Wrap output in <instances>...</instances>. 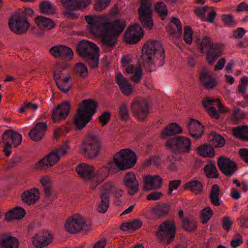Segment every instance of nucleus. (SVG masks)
<instances>
[{
	"instance_id": "obj_64",
	"label": "nucleus",
	"mask_w": 248,
	"mask_h": 248,
	"mask_svg": "<svg viewBox=\"0 0 248 248\" xmlns=\"http://www.w3.org/2000/svg\"><path fill=\"white\" fill-rule=\"evenodd\" d=\"M163 196V193L159 191H155L147 195L146 199L148 201H156L160 199Z\"/></svg>"
},
{
	"instance_id": "obj_24",
	"label": "nucleus",
	"mask_w": 248,
	"mask_h": 248,
	"mask_svg": "<svg viewBox=\"0 0 248 248\" xmlns=\"http://www.w3.org/2000/svg\"><path fill=\"white\" fill-rule=\"evenodd\" d=\"M204 126L198 120L191 119L188 125L190 136L195 139H200L203 135Z\"/></svg>"
},
{
	"instance_id": "obj_14",
	"label": "nucleus",
	"mask_w": 248,
	"mask_h": 248,
	"mask_svg": "<svg viewBox=\"0 0 248 248\" xmlns=\"http://www.w3.org/2000/svg\"><path fill=\"white\" fill-rule=\"evenodd\" d=\"M144 31L141 26L136 23L128 26L123 35V39L128 44H135L143 36Z\"/></svg>"
},
{
	"instance_id": "obj_31",
	"label": "nucleus",
	"mask_w": 248,
	"mask_h": 248,
	"mask_svg": "<svg viewBox=\"0 0 248 248\" xmlns=\"http://www.w3.org/2000/svg\"><path fill=\"white\" fill-rule=\"evenodd\" d=\"M26 214L24 209L20 206H16L7 211L5 214V219L8 221L14 219L20 220L23 218Z\"/></svg>"
},
{
	"instance_id": "obj_30",
	"label": "nucleus",
	"mask_w": 248,
	"mask_h": 248,
	"mask_svg": "<svg viewBox=\"0 0 248 248\" xmlns=\"http://www.w3.org/2000/svg\"><path fill=\"white\" fill-rule=\"evenodd\" d=\"M182 133V129L179 124L176 123H172L167 125L162 131L160 137L165 139L168 137H171Z\"/></svg>"
},
{
	"instance_id": "obj_2",
	"label": "nucleus",
	"mask_w": 248,
	"mask_h": 248,
	"mask_svg": "<svg viewBox=\"0 0 248 248\" xmlns=\"http://www.w3.org/2000/svg\"><path fill=\"white\" fill-rule=\"evenodd\" d=\"M114 162L108 163V166H103L95 172L96 175L93 180V188L94 189L102 181L106 179L109 174L110 169H115L116 166L119 170H124L133 167L137 162L136 154L129 149H122L114 155Z\"/></svg>"
},
{
	"instance_id": "obj_63",
	"label": "nucleus",
	"mask_w": 248,
	"mask_h": 248,
	"mask_svg": "<svg viewBox=\"0 0 248 248\" xmlns=\"http://www.w3.org/2000/svg\"><path fill=\"white\" fill-rule=\"evenodd\" d=\"M234 237H237V239H232L230 243L231 246L232 248H235L241 245L243 242L241 235L238 233L235 234Z\"/></svg>"
},
{
	"instance_id": "obj_20",
	"label": "nucleus",
	"mask_w": 248,
	"mask_h": 248,
	"mask_svg": "<svg viewBox=\"0 0 248 248\" xmlns=\"http://www.w3.org/2000/svg\"><path fill=\"white\" fill-rule=\"evenodd\" d=\"M71 109L70 103L63 102L54 108L52 113V119L54 123H58L61 120H64L69 114Z\"/></svg>"
},
{
	"instance_id": "obj_7",
	"label": "nucleus",
	"mask_w": 248,
	"mask_h": 248,
	"mask_svg": "<svg viewBox=\"0 0 248 248\" xmlns=\"http://www.w3.org/2000/svg\"><path fill=\"white\" fill-rule=\"evenodd\" d=\"M62 6L65 9L62 15L68 19L75 20L78 19L79 13L76 11H82L86 9L91 3V0H60Z\"/></svg>"
},
{
	"instance_id": "obj_42",
	"label": "nucleus",
	"mask_w": 248,
	"mask_h": 248,
	"mask_svg": "<svg viewBox=\"0 0 248 248\" xmlns=\"http://www.w3.org/2000/svg\"><path fill=\"white\" fill-rule=\"evenodd\" d=\"M100 197L101 199V202L98 205V212L105 213L109 207V194L107 192L102 191Z\"/></svg>"
},
{
	"instance_id": "obj_15",
	"label": "nucleus",
	"mask_w": 248,
	"mask_h": 248,
	"mask_svg": "<svg viewBox=\"0 0 248 248\" xmlns=\"http://www.w3.org/2000/svg\"><path fill=\"white\" fill-rule=\"evenodd\" d=\"M217 165L221 172L227 177L231 176L237 170L235 162L223 156L218 158Z\"/></svg>"
},
{
	"instance_id": "obj_50",
	"label": "nucleus",
	"mask_w": 248,
	"mask_h": 248,
	"mask_svg": "<svg viewBox=\"0 0 248 248\" xmlns=\"http://www.w3.org/2000/svg\"><path fill=\"white\" fill-rule=\"evenodd\" d=\"M10 136L11 138L10 140H11L12 141L10 144L13 145L14 147L16 148L21 144L22 138L20 134L13 130Z\"/></svg>"
},
{
	"instance_id": "obj_25",
	"label": "nucleus",
	"mask_w": 248,
	"mask_h": 248,
	"mask_svg": "<svg viewBox=\"0 0 248 248\" xmlns=\"http://www.w3.org/2000/svg\"><path fill=\"white\" fill-rule=\"evenodd\" d=\"M199 79L202 86L206 89H212L217 86V83L215 78L210 75L209 71L206 68H204L201 72Z\"/></svg>"
},
{
	"instance_id": "obj_23",
	"label": "nucleus",
	"mask_w": 248,
	"mask_h": 248,
	"mask_svg": "<svg viewBox=\"0 0 248 248\" xmlns=\"http://www.w3.org/2000/svg\"><path fill=\"white\" fill-rule=\"evenodd\" d=\"M47 125L45 122L37 123L29 133L30 138L35 142L41 140L45 136Z\"/></svg>"
},
{
	"instance_id": "obj_18",
	"label": "nucleus",
	"mask_w": 248,
	"mask_h": 248,
	"mask_svg": "<svg viewBox=\"0 0 248 248\" xmlns=\"http://www.w3.org/2000/svg\"><path fill=\"white\" fill-rule=\"evenodd\" d=\"M49 52L54 58L61 59H67L69 61L73 58L74 52L72 49L67 46L59 45L51 47Z\"/></svg>"
},
{
	"instance_id": "obj_4",
	"label": "nucleus",
	"mask_w": 248,
	"mask_h": 248,
	"mask_svg": "<svg viewBox=\"0 0 248 248\" xmlns=\"http://www.w3.org/2000/svg\"><path fill=\"white\" fill-rule=\"evenodd\" d=\"M98 105L97 102L92 99L83 100L81 102L73 118V124L77 129L82 130L91 121L96 112Z\"/></svg>"
},
{
	"instance_id": "obj_40",
	"label": "nucleus",
	"mask_w": 248,
	"mask_h": 248,
	"mask_svg": "<svg viewBox=\"0 0 248 248\" xmlns=\"http://www.w3.org/2000/svg\"><path fill=\"white\" fill-rule=\"evenodd\" d=\"M71 77L66 76L61 79L55 81L58 89L64 93H67L71 88L72 85L70 82Z\"/></svg>"
},
{
	"instance_id": "obj_51",
	"label": "nucleus",
	"mask_w": 248,
	"mask_h": 248,
	"mask_svg": "<svg viewBox=\"0 0 248 248\" xmlns=\"http://www.w3.org/2000/svg\"><path fill=\"white\" fill-rule=\"evenodd\" d=\"M69 141L66 140L63 144L57 148L55 152L57 155L60 157L61 156H63L67 155L68 152V150L70 148V146L69 145Z\"/></svg>"
},
{
	"instance_id": "obj_21",
	"label": "nucleus",
	"mask_w": 248,
	"mask_h": 248,
	"mask_svg": "<svg viewBox=\"0 0 248 248\" xmlns=\"http://www.w3.org/2000/svg\"><path fill=\"white\" fill-rule=\"evenodd\" d=\"M122 182L129 195H134L139 191V183L133 172L126 173Z\"/></svg>"
},
{
	"instance_id": "obj_33",
	"label": "nucleus",
	"mask_w": 248,
	"mask_h": 248,
	"mask_svg": "<svg viewBox=\"0 0 248 248\" xmlns=\"http://www.w3.org/2000/svg\"><path fill=\"white\" fill-rule=\"evenodd\" d=\"M203 185L201 181L191 180L185 184L184 189L189 190L194 194L197 195L203 192Z\"/></svg>"
},
{
	"instance_id": "obj_44",
	"label": "nucleus",
	"mask_w": 248,
	"mask_h": 248,
	"mask_svg": "<svg viewBox=\"0 0 248 248\" xmlns=\"http://www.w3.org/2000/svg\"><path fill=\"white\" fill-rule=\"evenodd\" d=\"M155 11L158 14L163 20H165L168 16V11L166 5L163 2H158L155 3Z\"/></svg>"
},
{
	"instance_id": "obj_37",
	"label": "nucleus",
	"mask_w": 248,
	"mask_h": 248,
	"mask_svg": "<svg viewBox=\"0 0 248 248\" xmlns=\"http://www.w3.org/2000/svg\"><path fill=\"white\" fill-rule=\"evenodd\" d=\"M40 182L44 188L46 197L47 198L50 197L53 191L52 184L51 179L48 176H44L41 177L40 180Z\"/></svg>"
},
{
	"instance_id": "obj_22",
	"label": "nucleus",
	"mask_w": 248,
	"mask_h": 248,
	"mask_svg": "<svg viewBox=\"0 0 248 248\" xmlns=\"http://www.w3.org/2000/svg\"><path fill=\"white\" fill-rule=\"evenodd\" d=\"M60 157L55 152L49 153L40 160L35 165L34 168L36 170H42L44 167L51 168L57 163L60 160Z\"/></svg>"
},
{
	"instance_id": "obj_62",
	"label": "nucleus",
	"mask_w": 248,
	"mask_h": 248,
	"mask_svg": "<svg viewBox=\"0 0 248 248\" xmlns=\"http://www.w3.org/2000/svg\"><path fill=\"white\" fill-rule=\"evenodd\" d=\"M232 222L231 221L229 217L226 216L222 218V227L226 231H229L232 227Z\"/></svg>"
},
{
	"instance_id": "obj_26",
	"label": "nucleus",
	"mask_w": 248,
	"mask_h": 248,
	"mask_svg": "<svg viewBox=\"0 0 248 248\" xmlns=\"http://www.w3.org/2000/svg\"><path fill=\"white\" fill-rule=\"evenodd\" d=\"M143 190L149 191L160 188L162 185V179L159 175L147 176L144 179Z\"/></svg>"
},
{
	"instance_id": "obj_34",
	"label": "nucleus",
	"mask_w": 248,
	"mask_h": 248,
	"mask_svg": "<svg viewBox=\"0 0 248 248\" xmlns=\"http://www.w3.org/2000/svg\"><path fill=\"white\" fill-rule=\"evenodd\" d=\"M1 248H18L19 247L18 239L13 236H5L0 239Z\"/></svg>"
},
{
	"instance_id": "obj_53",
	"label": "nucleus",
	"mask_w": 248,
	"mask_h": 248,
	"mask_svg": "<svg viewBox=\"0 0 248 248\" xmlns=\"http://www.w3.org/2000/svg\"><path fill=\"white\" fill-rule=\"evenodd\" d=\"M193 31L188 26L184 27V40L187 44H191L192 41Z\"/></svg>"
},
{
	"instance_id": "obj_43",
	"label": "nucleus",
	"mask_w": 248,
	"mask_h": 248,
	"mask_svg": "<svg viewBox=\"0 0 248 248\" xmlns=\"http://www.w3.org/2000/svg\"><path fill=\"white\" fill-rule=\"evenodd\" d=\"M203 171L207 177L209 178H217L219 176L217 170L215 163L208 164L204 166Z\"/></svg>"
},
{
	"instance_id": "obj_39",
	"label": "nucleus",
	"mask_w": 248,
	"mask_h": 248,
	"mask_svg": "<svg viewBox=\"0 0 248 248\" xmlns=\"http://www.w3.org/2000/svg\"><path fill=\"white\" fill-rule=\"evenodd\" d=\"M197 153L204 157H213L215 155V151L213 146L208 144H203L197 148Z\"/></svg>"
},
{
	"instance_id": "obj_19",
	"label": "nucleus",
	"mask_w": 248,
	"mask_h": 248,
	"mask_svg": "<svg viewBox=\"0 0 248 248\" xmlns=\"http://www.w3.org/2000/svg\"><path fill=\"white\" fill-rule=\"evenodd\" d=\"M53 239V236L50 231L43 230L33 236L32 243L36 248H43L50 244Z\"/></svg>"
},
{
	"instance_id": "obj_36",
	"label": "nucleus",
	"mask_w": 248,
	"mask_h": 248,
	"mask_svg": "<svg viewBox=\"0 0 248 248\" xmlns=\"http://www.w3.org/2000/svg\"><path fill=\"white\" fill-rule=\"evenodd\" d=\"M232 135L242 141H248V125L236 126L232 130Z\"/></svg>"
},
{
	"instance_id": "obj_46",
	"label": "nucleus",
	"mask_w": 248,
	"mask_h": 248,
	"mask_svg": "<svg viewBox=\"0 0 248 248\" xmlns=\"http://www.w3.org/2000/svg\"><path fill=\"white\" fill-rule=\"evenodd\" d=\"M182 227L188 232L194 231L197 228L196 221L191 218H185L182 220Z\"/></svg>"
},
{
	"instance_id": "obj_9",
	"label": "nucleus",
	"mask_w": 248,
	"mask_h": 248,
	"mask_svg": "<svg viewBox=\"0 0 248 248\" xmlns=\"http://www.w3.org/2000/svg\"><path fill=\"white\" fill-rule=\"evenodd\" d=\"M176 233V225L173 220H166L158 227L155 235L159 243L169 245L174 239Z\"/></svg>"
},
{
	"instance_id": "obj_56",
	"label": "nucleus",
	"mask_w": 248,
	"mask_h": 248,
	"mask_svg": "<svg viewBox=\"0 0 248 248\" xmlns=\"http://www.w3.org/2000/svg\"><path fill=\"white\" fill-rule=\"evenodd\" d=\"M248 85V78L246 76L242 77L240 79V83L238 86V92L244 95L246 92Z\"/></svg>"
},
{
	"instance_id": "obj_59",
	"label": "nucleus",
	"mask_w": 248,
	"mask_h": 248,
	"mask_svg": "<svg viewBox=\"0 0 248 248\" xmlns=\"http://www.w3.org/2000/svg\"><path fill=\"white\" fill-rule=\"evenodd\" d=\"M65 66H57L53 71V78L54 81L62 78V77L64 75L62 71L65 69Z\"/></svg>"
},
{
	"instance_id": "obj_60",
	"label": "nucleus",
	"mask_w": 248,
	"mask_h": 248,
	"mask_svg": "<svg viewBox=\"0 0 248 248\" xmlns=\"http://www.w3.org/2000/svg\"><path fill=\"white\" fill-rule=\"evenodd\" d=\"M181 181L179 180H172L169 182L168 184V194L170 195L173 190L177 189L180 186Z\"/></svg>"
},
{
	"instance_id": "obj_47",
	"label": "nucleus",
	"mask_w": 248,
	"mask_h": 248,
	"mask_svg": "<svg viewBox=\"0 0 248 248\" xmlns=\"http://www.w3.org/2000/svg\"><path fill=\"white\" fill-rule=\"evenodd\" d=\"M213 211L209 206L202 209L200 213V218L202 224H206L213 216Z\"/></svg>"
},
{
	"instance_id": "obj_27",
	"label": "nucleus",
	"mask_w": 248,
	"mask_h": 248,
	"mask_svg": "<svg viewBox=\"0 0 248 248\" xmlns=\"http://www.w3.org/2000/svg\"><path fill=\"white\" fill-rule=\"evenodd\" d=\"M34 21L37 26L42 31H49L56 27V24L52 19L43 16H37Z\"/></svg>"
},
{
	"instance_id": "obj_11",
	"label": "nucleus",
	"mask_w": 248,
	"mask_h": 248,
	"mask_svg": "<svg viewBox=\"0 0 248 248\" xmlns=\"http://www.w3.org/2000/svg\"><path fill=\"white\" fill-rule=\"evenodd\" d=\"M8 24L10 30L18 35L25 33L30 27L25 13L13 15L9 19Z\"/></svg>"
},
{
	"instance_id": "obj_57",
	"label": "nucleus",
	"mask_w": 248,
	"mask_h": 248,
	"mask_svg": "<svg viewBox=\"0 0 248 248\" xmlns=\"http://www.w3.org/2000/svg\"><path fill=\"white\" fill-rule=\"evenodd\" d=\"M142 71L141 65L140 64L138 67H136L133 76L131 77V79L136 83H138L140 81L142 78Z\"/></svg>"
},
{
	"instance_id": "obj_54",
	"label": "nucleus",
	"mask_w": 248,
	"mask_h": 248,
	"mask_svg": "<svg viewBox=\"0 0 248 248\" xmlns=\"http://www.w3.org/2000/svg\"><path fill=\"white\" fill-rule=\"evenodd\" d=\"M111 0H95L94 9L96 11L105 9L110 3Z\"/></svg>"
},
{
	"instance_id": "obj_3",
	"label": "nucleus",
	"mask_w": 248,
	"mask_h": 248,
	"mask_svg": "<svg viewBox=\"0 0 248 248\" xmlns=\"http://www.w3.org/2000/svg\"><path fill=\"white\" fill-rule=\"evenodd\" d=\"M140 58L145 70L151 73L156 66L165 63L164 50L161 43L156 40H149L143 45Z\"/></svg>"
},
{
	"instance_id": "obj_35",
	"label": "nucleus",
	"mask_w": 248,
	"mask_h": 248,
	"mask_svg": "<svg viewBox=\"0 0 248 248\" xmlns=\"http://www.w3.org/2000/svg\"><path fill=\"white\" fill-rule=\"evenodd\" d=\"M171 205L170 204L161 203L159 204L151 209V212L154 215L158 217H162L167 216L170 210Z\"/></svg>"
},
{
	"instance_id": "obj_16",
	"label": "nucleus",
	"mask_w": 248,
	"mask_h": 248,
	"mask_svg": "<svg viewBox=\"0 0 248 248\" xmlns=\"http://www.w3.org/2000/svg\"><path fill=\"white\" fill-rule=\"evenodd\" d=\"M95 51L100 52L98 47L95 44L88 41L82 40L77 45L76 52L82 59L87 57Z\"/></svg>"
},
{
	"instance_id": "obj_32",
	"label": "nucleus",
	"mask_w": 248,
	"mask_h": 248,
	"mask_svg": "<svg viewBox=\"0 0 248 248\" xmlns=\"http://www.w3.org/2000/svg\"><path fill=\"white\" fill-rule=\"evenodd\" d=\"M40 12L43 15L50 16L56 13V7L50 1L45 0L39 4Z\"/></svg>"
},
{
	"instance_id": "obj_52",
	"label": "nucleus",
	"mask_w": 248,
	"mask_h": 248,
	"mask_svg": "<svg viewBox=\"0 0 248 248\" xmlns=\"http://www.w3.org/2000/svg\"><path fill=\"white\" fill-rule=\"evenodd\" d=\"M221 19L224 25L228 27H233L236 23L234 20L233 16L231 14H223L221 16Z\"/></svg>"
},
{
	"instance_id": "obj_49",
	"label": "nucleus",
	"mask_w": 248,
	"mask_h": 248,
	"mask_svg": "<svg viewBox=\"0 0 248 248\" xmlns=\"http://www.w3.org/2000/svg\"><path fill=\"white\" fill-rule=\"evenodd\" d=\"M177 159L173 156H168L166 159L167 169L170 171H177L178 170V165L177 164Z\"/></svg>"
},
{
	"instance_id": "obj_10",
	"label": "nucleus",
	"mask_w": 248,
	"mask_h": 248,
	"mask_svg": "<svg viewBox=\"0 0 248 248\" xmlns=\"http://www.w3.org/2000/svg\"><path fill=\"white\" fill-rule=\"evenodd\" d=\"M191 144V141L189 138L179 136L168 140L165 146L175 154H183L190 152Z\"/></svg>"
},
{
	"instance_id": "obj_55",
	"label": "nucleus",
	"mask_w": 248,
	"mask_h": 248,
	"mask_svg": "<svg viewBox=\"0 0 248 248\" xmlns=\"http://www.w3.org/2000/svg\"><path fill=\"white\" fill-rule=\"evenodd\" d=\"M119 118L123 121H127L129 118L126 106L124 104H122L119 107Z\"/></svg>"
},
{
	"instance_id": "obj_58",
	"label": "nucleus",
	"mask_w": 248,
	"mask_h": 248,
	"mask_svg": "<svg viewBox=\"0 0 248 248\" xmlns=\"http://www.w3.org/2000/svg\"><path fill=\"white\" fill-rule=\"evenodd\" d=\"M110 116L111 113L109 112L105 111L98 117V121L104 126L110 121Z\"/></svg>"
},
{
	"instance_id": "obj_38",
	"label": "nucleus",
	"mask_w": 248,
	"mask_h": 248,
	"mask_svg": "<svg viewBox=\"0 0 248 248\" xmlns=\"http://www.w3.org/2000/svg\"><path fill=\"white\" fill-rule=\"evenodd\" d=\"M219 192L220 188L217 184H214L212 186L209 197L211 202L215 206H219L221 204L219 199Z\"/></svg>"
},
{
	"instance_id": "obj_12",
	"label": "nucleus",
	"mask_w": 248,
	"mask_h": 248,
	"mask_svg": "<svg viewBox=\"0 0 248 248\" xmlns=\"http://www.w3.org/2000/svg\"><path fill=\"white\" fill-rule=\"evenodd\" d=\"M139 19L141 26L147 30L153 29L154 21L153 19V9L151 3L148 1H142L138 9Z\"/></svg>"
},
{
	"instance_id": "obj_48",
	"label": "nucleus",
	"mask_w": 248,
	"mask_h": 248,
	"mask_svg": "<svg viewBox=\"0 0 248 248\" xmlns=\"http://www.w3.org/2000/svg\"><path fill=\"white\" fill-rule=\"evenodd\" d=\"M75 72L80 78H85L88 75V69L86 65L82 62H78L75 66Z\"/></svg>"
},
{
	"instance_id": "obj_28",
	"label": "nucleus",
	"mask_w": 248,
	"mask_h": 248,
	"mask_svg": "<svg viewBox=\"0 0 248 248\" xmlns=\"http://www.w3.org/2000/svg\"><path fill=\"white\" fill-rule=\"evenodd\" d=\"M40 197L39 190L37 188L25 191L21 195V199L28 205L36 203Z\"/></svg>"
},
{
	"instance_id": "obj_1",
	"label": "nucleus",
	"mask_w": 248,
	"mask_h": 248,
	"mask_svg": "<svg viewBox=\"0 0 248 248\" xmlns=\"http://www.w3.org/2000/svg\"><path fill=\"white\" fill-rule=\"evenodd\" d=\"M104 19L95 22L92 16H86L85 19L89 24L92 25L91 33L95 37L101 39L102 45L111 50L116 46L118 37L126 26L125 19L109 20L106 16Z\"/></svg>"
},
{
	"instance_id": "obj_29",
	"label": "nucleus",
	"mask_w": 248,
	"mask_h": 248,
	"mask_svg": "<svg viewBox=\"0 0 248 248\" xmlns=\"http://www.w3.org/2000/svg\"><path fill=\"white\" fill-rule=\"evenodd\" d=\"M116 81L124 95H129L131 94L132 86L121 73L116 74Z\"/></svg>"
},
{
	"instance_id": "obj_41",
	"label": "nucleus",
	"mask_w": 248,
	"mask_h": 248,
	"mask_svg": "<svg viewBox=\"0 0 248 248\" xmlns=\"http://www.w3.org/2000/svg\"><path fill=\"white\" fill-rule=\"evenodd\" d=\"M99 56V52L95 51L83 59L90 69H94L97 68L98 67Z\"/></svg>"
},
{
	"instance_id": "obj_45",
	"label": "nucleus",
	"mask_w": 248,
	"mask_h": 248,
	"mask_svg": "<svg viewBox=\"0 0 248 248\" xmlns=\"http://www.w3.org/2000/svg\"><path fill=\"white\" fill-rule=\"evenodd\" d=\"M210 137L212 138L210 139V140L215 147H222L224 146L226 141L221 135L213 132L211 133Z\"/></svg>"
},
{
	"instance_id": "obj_8",
	"label": "nucleus",
	"mask_w": 248,
	"mask_h": 248,
	"mask_svg": "<svg viewBox=\"0 0 248 248\" xmlns=\"http://www.w3.org/2000/svg\"><path fill=\"white\" fill-rule=\"evenodd\" d=\"M64 227L69 233L77 234L82 230L85 232L90 231L91 230V224L90 221H86L83 216L76 214L66 219Z\"/></svg>"
},
{
	"instance_id": "obj_61",
	"label": "nucleus",
	"mask_w": 248,
	"mask_h": 248,
	"mask_svg": "<svg viewBox=\"0 0 248 248\" xmlns=\"http://www.w3.org/2000/svg\"><path fill=\"white\" fill-rule=\"evenodd\" d=\"M208 8L206 5L204 7H199L194 10V13L202 21H204L205 20V12Z\"/></svg>"
},
{
	"instance_id": "obj_6",
	"label": "nucleus",
	"mask_w": 248,
	"mask_h": 248,
	"mask_svg": "<svg viewBox=\"0 0 248 248\" xmlns=\"http://www.w3.org/2000/svg\"><path fill=\"white\" fill-rule=\"evenodd\" d=\"M223 46L221 44L212 43L210 37L205 36L199 44L198 48L201 53L207 49L205 55L206 61L209 64L213 65L217 59L223 55Z\"/></svg>"
},
{
	"instance_id": "obj_17",
	"label": "nucleus",
	"mask_w": 248,
	"mask_h": 248,
	"mask_svg": "<svg viewBox=\"0 0 248 248\" xmlns=\"http://www.w3.org/2000/svg\"><path fill=\"white\" fill-rule=\"evenodd\" d=\"M76 170L80 178L85 181H91L93 185V180H94L96 175L94 167L81 163L76 167Z\"/></svg>"
},
{
	"instance_id": "obj_13",
	"label": "nucleus",
	"mask_w": 248,
	"mask_h": 248,
	"mask_svg": "<svg viewBox=\"0 0 248 248\" xmlns=\"http://www.w3.org/2000/svg\"><path fill=\"white\" fill-rule=\"evenodd\" d=\"M149 105L148 101L145 99L135 100L130 106L133 116L139 121H144L149 114Z\"/></svg>"
},
{
	"instance_id": "obj_5",
	"label": "nucleus",
	"mask_w": 248,
	"mask_h": 248,
	"mask_svg": "<svg viewBox=\"0 0 248 248\" xmlns=\"http://www.w3.org/2000/svg\"><path fill=\"white\" fill-rule=\"evenodd\" d=\"M101 147V143L97 137L89 134L83 139L79 148V153L86 158L93 159L99 156Z\"/></svg>"
}]
</instances>
